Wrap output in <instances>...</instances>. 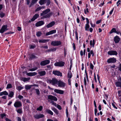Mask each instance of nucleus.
Returning <instances> with one entry per match:
<instances>
[{
  "mask_svg": "<svg viewBox=\"0 0 121 121\" xmlns=\"http://www.w3.org/2000/svg\"><path fill=\"white\" fill-rule=\"evenodd\" d=\"M58 80L56 78H54L51 80H48L47 81V82L50 84H51L53 85H54L57 84Z\"/></svg>",
  "mask_w": 121,
  "mask_h": 121,
  "instance_id": "f257e3e1",
  "label": "nucleus"
},
{
  "mask_svg": "<svg viewBox=\"0 0 121 121\" xmlns=\"http://www.w3.org/2000/svg\"><path fill=\"white\" fill-rule=\"evenodd\" d=\"M57 107L58 109L60 110H61L62 109V108L61 106L59 104H57Z\"/></svg>",
  "mask_w": 121,
  "mask_h": 121,
  "instance_id": "603ef678",
  "label": "nucleus"
},
{
  "mask_svg": "<svg viewBox=\"0 0 121 121\" xmlns=\"http://www.w3.org/2000/svg\"><path fill=\"white\" fill-rule=\"evenodd\" d=\"M37 73L35 72H30L27 73L26 74L28 76H32L37 75Z\"/></svg>",
  "mask_w": 121,
  "mask_h": 121,
  "instance_id": "a211bd4d",
  "label": "nucleus"
},
{
  "mask_svg": "<svg viewBox=\"0 0 121 121\" xmlns=\"http://www.w3.org/2000/svg\"><path fill=\"white\" fill-rule=\"evenodd\" d=\"M43 108V106H40L37 109V110L39 111H41Z\"/></svg>",
  "mask_w": 121,
  "mask_h": 121,
  "instance_id": "a19ab883",
  "label": "nucleus"
},
{
  "mask_svg": "<svg viewBox=\"0 0 121 121\" xmlns=\"http://www.w3.org/2000/svg\"><path fill=\"white\" fill-rule=\"evenodd\" d=\"M86 22H87V23L86 24H89V20L87 18H86Z\"/></svg>",
  "mask_w": 121,
  "mask_h": 121,
  "instance_id": "e2e57ef3",
  "label": "nucleus"
},
{
  "mask_svg": "<svg viewBox=\"0 0 121 121\" xmlns=\"http://www.w3.org/2000/svg\"><path fill=\"white\" fill-rule=\"evenodd\" d=\"M50 4V0H48L47 2V5L48 6Z\"/></svg>",
  "mask_w": 121,
  "mask_h": 121,
  "instance_id": "bf43d9fd",
  "label": "nucleus"
},
{
  "mask_svg": "<svg viewBox=\"0 0 121 121\" xmlns=\"http://www.w3.org/2000/svg\"><path fill=\"white\" fill-rule=\"evenodd\" d=\"M5 13L1 12L0 14V17L1 18L5 16Z\"/></svg>",
  "mask_w": 121,
  "mask_h": 121,
  "instance_id": "79ce46f5",
  "label": "nucleus"
},
{
  "mask_svg": "<svg viewBox=\"0 0 121 121\" xmlns=\"http://www.w3.org/2000/svg\"><path fill=\"white\" fill-rule=\"evenodd\" d=\"M52 110L57 115H58L59 114L58 111L55 108H52Z\"/></svg>",
  "mask_w": 121,
  "mask_h": 121,
  "instance_id": "2f4dec72",
  "label": "nucleus"
},
{
  "mask_svg": "<svg viewBox=\"0 0 121 121\" xmlns=\"http://www.w3.org/2000/svg\"><path fill=\"white\" fill-rule=\"evenodd\" d=\"M35 91L36 94L38 95H39L40 94V92L39 90L38 89H35Z\"/></svg>",
  "mask_w": 121,
  "mask_h": 121,
  "instance_id": "c9c22d12",
  "label": "nucleus"
},
{
  "mask_svg": "<svg viewBox=\"0 0 121 121\" xmlns=\"http://www.w3.org/2000/svg\"><path fill=\"white\" fill-rule=\"evenodd\" d=\"M37 57L35 56L34 54H32L30 56L29 59L30 60H32V59L36 58Z\"/></svg>",
  "mask_w": 121,
  "mask_h": 121,
  "instance_id": "bb28decb",
  "label": "nucleus"
},
{
  "mask_svg": "<svg viewBox=\"0 0 121 121\" xmlns=\"http://www.w3.org/2000/svg\"><path fill=\"white\" fill-rule=\"evenodd\" d=\"M89 24H86L85 27V30H87V29L89 28Z\"/></svg>",
  "mask_w": 121,
  "mask_h": 121,
  "instance_id": "de8ad7c7",
  "label": "nucleus"
},
{
  "mask_svg": "<svg viewBox=\"0 0 121 121\" xmlns=\"http://www.w3.org/2000/svg\"><path fill=\"white\" fill-rule=\"evenodd\" d=\"M68 81L69 84V85H71V80L69 79H68Z\"/></svg>",
  "mask_w": 121,
  "mask_h": 121,
  "instance_id": "680f3d73",
  "label": "nucleus"
},
{
  "mask_svg": "<svg viewBox=\"0 0 121 121\" xmlns=\"http://www.w3.org/2000/svg\"><path fill=\"white\" fill-rule=\"evenodd\" d=\"M44 115L42 114H37L34 116V117L36 119H39L40 118H43L44 117Z\"/></svg>",
  "mask_w": 121,
  "mask_h": 121,
  "instance_id": "ddd939ff",
  "label": "nucleus"
},
{
  "mask_svg": "<svg viewBox=\"0 0 121 121\" xmlns=\"http://www.w3.org/2000/svg\"><path fill=\"white\" fill-rule=\"evenodd\" d=\"M38 0H32L30 3V7H31L32 5H33L35 4L36 3Z\"/></svg>",
  "mask_w": 121,
  "mask_h": 121,
  "instance_id": "393cba45",
  "label": "nucleus"
},
{
  "mask_svg": "<svg viewBox=\"0 0 121 121\" xmlns=\"http://www.w3.org/2000/svg\"><path fill=\"white\" fill-rule=\"evenodd\" d=\"M101 20H98L96 21V24H99L100 23V22H101Z\"/></svg>",
  "mask_w": 121,
  "mask_h": 121,
  "instance_id": "69168bd1",
  "label": "nucleus"
},
{
  "mask_svg": "<svg viewBox=\"0 0 121 121\" xmlns=\"http://www.w3.org/2000/svg\"><path fill=\"white\" fill-rule=\"evenodd\" d=\"M94 66L93 64L91 63L90 64V68L92 70L93 69Z\"/></svg>",
  "mask_w": 121,
  "mask_h": 121,
  "instance_id": "3c124183",
  "label": "nucleus"
},
{
  "mask_svg": "<svg viewBox=\"0 0 121 121\" xmlns=\"http://www.w3.org/2000/svg\"><path fill=\"white\" fill-rule=\"evenodd\" d=\"M53 73L55 75H57L58 76H62V73H60L59 71L57 70L53 71Z\"/></svg>",
  "mask_w": 121,
  "mask_h": 121,
  "instance_id": "9b49d317",
  "label": "nucleus"
},
{
  "mask_svg": "<svg viewBox=\"0 0 121 121\" xmlns=\"http://www.w3.org/2000/svg\"><path fill=\"white\" fill-rule=\"evenodd\" d=\"M17 112L19 114H21L22 112V109H19L17 110Z\"/></svg>",
  "mask_w": 121,
  "mask_h": 121,
  "instance_id": "37998d69",
  "label": "nucleus"
},
{
  "mask_svg": "<svg viewBox=\"0 0 121 121\" xmlns=\"http://www.w3.org/2000/svg\"><path fill=\"white\" fill-rule=\"evenodd\" d=\"M61 43V42L60 41H55L52 42L51 44L53 46H58L60 45Z\"/></svg>",
  "mask_w": 121,
  "mask_h": 121,
  "instance_id": "423d86ee",
  "label": "nucleus"
},
{
  "mask_svg": "<svg viewBox=\"0 0 121 121\" xmlns=\"http://www.w3.org/2000/svg\"><path fill=\"white\" fill-rule=\"evenodd\" d=\"M8 95V93L6 91H4L3 92H1L0 93V96H1L3 95Z\"/></svg>",
  "mask_w": 121,
  "mask_h": 121,
  "instance_id": "c85d7f7f",
  "label": "nucleus"
},
{
  "mask_svg": "<svg viewBox=\"0 0 121 121\" xmlns=\"http://www.w3.org/2000/svg\"><path fill=\"white\" fill-rule=\"evenodd\" d=\"M108 53L110 55H117L118 54V53L116 51L114 50H111L109 51L108 52Z\"/></svg>",
  "mask_w": 121,
  "mask_h": 121,
  "instance_id": "6e6552de",
  "label": "nucleus"
},
{
  "mask_svg": "<svg viewBox=\"0 0 121 121\" xmlns=\"http://www.w3.org/2000/svg\"><path fill=\"white\" fill-rule=\"evenodd\" d=\"M120 40V39L119 37L117 36L115 37L114 39V40L115 43H118Z\"/></svg>",
  "mask_w": 121,
  "mask_h": 121,
  "instance_id": "aec40b11",
  "label": "nucleus"
},
{
  "mask_svg": "<svg viewBox=\"0 0 121 121\" xmlns=\"http://www.w3.org/2000/svg\"><path fill=\"white\" fill-rule=\"evenodd\" d=\"M23 96L21 95H19L18 96V98L19 99H21L23 98Z\"/></svg>",
  "mask_w": 121,
  "mask_h": 121,
  "instance_id": "5fc2aeb1",
  "label": "nucleus"
},
{
  "mask_svg": "<svg viewBox=\"0 0 121 121\" xmlns=\"http://www.w3.org/2000/svg\"><path fill=\"white\" fill-rule=\"evenodd\" d=\"M39 15L38 14H35L33 16L32 18L31 19V20L32 22H33L36 19L39 17Z\"/></svg>",
  "mask_w": 121,
  "mask_h": 121,
  "instance_id": "6ab92c4d",
  "label": "nucleus"
},
{
  "mask_svg": "<svg viewBox=\"0 0 121 121\" xmlns=\"http://www.w3.org/2000/svg\"><path fill=\"white\" fill-rule=\"evenodd\" d=\"M66 115L67 116H68V115L69 113L67 108L66 109Z\"/></svg>",
  "mask_w": 121,
  "mask_h": 121,
  "instance_id": "6e6d98bb",
  "label": "nucleus"
},
{
  "mask_svg": "<svg viewBox=\"0 0 121 121\" xmlns=\"http://www.w3.org/2000/svg\"><path fill=\"white\" fill-rule=\"evenodd\" d=\"M116 61V60L114 57L108 59L107 60V62L109 63H114Z\"/></svg>",
  "mask_w": 121,
  "mask_h": 121,
  "instance_id": "0eeeda50",
  "label": "nucleus"
},
{
  "mask_svg": "<svg viewBox=\"0 0 121 121\" xmlns=\"http://www.w3.org/2000/svg\"><path fill=\"white\" fill-rule=\"evenodd\" d=\"M116 31V29L115 28H113L109 32V33L110 34H111L113 32L115 33Z\"/></svg>",
  "mask_w": 121,
  "mask_h": 121,
  "instance_id": "e433bc0d",
  "label": "nucleus"
},
{
  "mask_svg": "<svg viewBox=\"0 0 121 121\" xmlns=\"http://www.w3.org/2000/svg\"><path fill=\"white\" fill-rule=\"evenodd\" d=\"M55 22L54 21H52L47 25L46 27L48 28L54 26L55 25Z\"/></svg>",
  "mask_w": 121,
  "mask_h": 121,
  "instance_id": "f3484780",
  "label": "nucleus"
},
{
  "mask_svg": "<svg viewBox=\"0 0 121 121\" xmlns=\"http://www.w3.org/2000/svg\"><path fill=\"white\" fill-rule=\"evenodd\" d=\"M14 106L16 108L22 106V103L20 101H17L14 104Z\"/></svg>",
  "mask_w": 121,
  "mask_h": 121,
  "instance_id": "1a4fd4ad",
  "label": "nucleus"
},
{
  "mask_svg": "<svg viewBox=\"0 0 121 121\" xmlns=\"http://www.w3.org/2000/svg\"><path fill=\"white\" fill-rule=\"evenodd\" d=\"M13 95L14 92L12 91H10V92L8 96L10 97H13Z\"/></svg>",
  "mask_w": 121,
  "mask_h": 121,
  "instance_id": "f704fd0d",
  "label": "nucleus"
},
{
  "mask_svg": "<svg viewBox=\"0 0 121 121\" xmlns=\"http://www.w3.org/2000/svg\"><path fill=\"white\" fill-rule=\"evenodd\" d=\"M58 86L59 87L64 88L65 86L66 83L61 80L58 81Z\"/></svg>",
  "mask_w": 121,
  "mask_h": 121,
  "instance_id": "20e7f679",
  "label": "nucleus"
},
{
  "mask_svg": "<svg viewBox=\"0 0 121 121\" xmlns=\"http://www.w3.org/2000/svg\"><path fill=\"white\" fill-rule=\"evenodd\" d=\"M116 86L118 87H121V82L119 81L115 83Z\"/></svg>",
  "mask_w": 121,
  "mask_h": 121,
  "instance_id": "a878e982",
  "label": "nucleus"
},
{
  "mask_svg": "<svg viewBox=\"0 0 121 121\" xmlns=\"http://www.w3.org/2000/svg\"><path fill=\"white\" fill-rule=\"evenodd\" d=\"M38 73L40 76H43L45 75L46 74V72L45 71H42L38 72Z\"/></svg>",
  "mask_w": 121,
  "mask_h": 121,
  "instance_id": "412c9836",
  "label": "nucleus"
},
{
  "mask_svg": "<svg viewBox=\"0 0 121 121\" xmlns=\"http://www.w3.org/2000/svg\"><path fill=\"white\" fill-rule=\"evenodd\" d=\"M72 76V74L71 71H69L68 72V78L69 79L71 78Z\"/></svg>",
  "mask_w": 121,
  "mask_h": 121,
  "instance_id": "473e14b6",
  "label": "nucleus"
},
{
  "mask_svg": "<svg viewBox=\"0 0 121 121\" xmlns=\"http://www.w3.org/2000/svg\"><path fill=\"white\" fill-rule=\"evenodd\" d=\"M52 13H49L47 14L46 15H45L43 16V17L44 18H47V17L49 18L50 17V16H52Z\"/></svg>",
  "mask_w": 121,
  "mask_h": 121,
  "instance_id": "cd10ccee",
  "label": "nucleus"
},
{
  "mask_svg": "<svg viewBox=\"0 0 121 121\" xmlns=\"http://www.w3.org/2000/svg\"><path fill=\"white\" fill-rule=\"evenodd\" d=\"M0 116L1 117L3 118L6 117V115L5 113H3L1 114Z\"/></svg>",
  "mask_w": 121,
  "mask_h": 121,
  "instance_id": "49530a36",
  "label": "nucleus"
},
{
  "mask_svg": "<svg viewBox=\"0 0 121 121\" xmlns=\"http://www.w3.org/2000/svg\"><path fill=\"white\" fill-rule=\"evenodd\" d=\"M37 69L38 67H34V68H33L29 69V70L30 71H33L37 70Z\"/></svg>",
  "mask_w": 121,
  "mask_h": 121,
  "instance_id": "4c0bfd02",
  "label": "nucleus"
},
{
  "mask_svg": "<svg viewBox=\"0 0 121 121\" xmlns=\"http://www.w3.org/2000/svg\"><path fill=\"white\" fill-rule=\"evenodd\" d=\"M112 105L114 108H115L116 109H117V108L116 106L115 105L114 103H112Z\"/></svg>",
  "mask_w": 121,
  "mask_h": 121,
  "instance_id": "4d7b16f0",
  "label": "nucleus"
},
{
  "mask_svg": "<svg viewBox=\"0 0 121 121\" xmlns=\"http://www.w3.org/2000/svg\"><path fill=\"white\" fill-rule=\"evenodd\" d=\"M35 47L36 46L35 45H31L30 46V48L33 49L35 48Z\"/></svg>",
  "mask_w": 121,
  "mask_h": 121,
  "instance_id": "864d4df0",
  "label": "nucleus"
},
{
  "mask_svg": "<svg viewBox=\"0 0 121 121\" xmlns=\"http://www.w3.org/2000/svg\"><path fill=\"white\" fill-rule=\"evenodd\" d=\"M12 85L10 84H7L6 87L7 89H9L12 87Z\"/></svg>",
  "mask_w": 121,
  "mask_h": 121,
  "instance_id": "ea45409f",
  "label": "nucleus"
},
{
  "mask_svg": "<svg viewBox=\"0 0 121 121\" xmlns=\"http://www.w3.org/2000/svg\"><path fill=\"white\" fill-rule=\"evenodd\" d=\"M110 67L111 68H114L116 67V66L114 65H113L112 66L109 65Z\"/></svg>",
  "mask_w": 121,
  "mask_h": 121,
  "instance_id": "0e129e2a",
  "label": "nucleus"
},
{
  "mask_svg": "<svg viewBox=\"0 0 121 121\" xmlns=\"http://www.w3.org/2000/svg\"><path fill=\"white\" fill-rule=\"evenodd\" d=\"M46 111L47 113L50 114L52 115H53V112L51 111L49 109H47L46 110Z\"/></svg>",
  "mask_w": 121,
  "mask_h": 121,
  "instance_id": "72a5a7b5",
  "label": "nucleus"
},
{
  "mask_svg": "<svg viewBox=\"0 0 121 121\" xmlns=\"http://www.w3.org/2000/svg\"><path fill=\"white\" fill-rule=\"evenodd\" d=\"M24 87H23L21 86H18L17 87V90L19 91H20Z\"/></svg>",
  "mask_w": 121,
  "mask_h": 121,
  "instance_id": "a18cd8bd",
  "label": "nucleus"
},
{
  "mask_svg": "<svg viewBox=\"0 0 121 121\" xmlns=\"http://www.w3.org/2000/svg\"><path fill=\"white\" fill-rule=\"evenodd\" d=\"M46 0H40L39 3L41 5L44 4L46 3Z\"/></svg>",
  "mask_w": 121,
  "mask_h": 121,
  "instance_id": "4be33fe9",
  "label": "nucleus"
},
{
  "mask_svg": "<svg viewBox=\"0 0 121 121\" xmlns=\"http://www.w3.org/2000/svg\"><path fill=\"white\" fill-rule=\"evenodd\" d=\"M54 91L57 93L61 94H62L64 93V91L59 89H55L54 90Z\"/></svg>",
  "mask_w": 121,
  "mask_h": 121,
  "instance_id": "2eb2a0df",
  "label": "nucleus"
},
{
  "mask_svg": "<svg viewBox=\"0 0 121 121\" xmlns=\"http://www.w3.org/2000/svg\"><path fill=\"white\" fill-rule=\"evenodd\" d=\"M114 9V8H113L112 9V10L110 12H109V14L110 15H111L112 14V13Z\"/></svg>",
  "mask_w": 121,
  "mask_h": 121,
  "instance_id": "338daca9",
  "label": "nucleus"
},
{
  "mask_svg": "<svg viewBox=\"0 0 121 121\" xmlns=\"http://www.w3.org/2000/svg\"><path fill=\"white\" fill-rule=\"evenodd\" d=\"M48 100L49 101V100H53L55 101H56L57 100V99L56 97L52 95H48Z\"/></svg>",
  "mask_w": 121,
  "mask_h": 121,
  "instance_id": "f03ea898",
  "label": "nucleus"
},
{
  "mask_svg": "<svg viewBox=\"0 0 121 121\" xmlns=\"http://www.w3.org/2000/svg\"><path fill=\"white\" fill-rule=\"evenodd\" d=\"M32 87V85H26L25 86V88L26 90H28L30 89Z\"/></svg>",
  "mask_w": 121,
  "mask_h": 121,
  "instance_id": "b1692460",
  "label": "nucleus"
},
{
  "mask_svg": "<svg viewBox=\"0 0 121 121\" xmlns=\"http://www.w3.org/2000/svg\"><path fill=\"white\" fill-rule=\"evenodd\" d=\"M97 112V110L96 108H95V115L96 116V113Z\"/></svg>",
  "mask_w": 121,
  "mask_h": 121,
  "instance_id": "052dcab7",
  "label": "nucleus"
},
{
  "mask_svg": "<svg viewBox=\"0 0 121 121\" xmlns=\"http://www.w3.org/2000/svg\"><path fill=\"white\" fill-rule=\"evenodd\" d=\"M44 24L43 21H40L37 22L36 23L35 25L37 27H38L41 26Z\"/></svg>",
  "mask_w": 121,
  "mask_h": 121,
  "instance_id": "4468645a",
  "label": "nucleus"
},
{
  "mask_svg": "<svg viewBox=\"0 0 121 121\" xmlns=\"http://www.w3.org/2000/svg\"><path fill=\"white\" fill-rule=\"evenodd\" d=\"M41 9V7H39L37 8L35 10V12H37L40 11Z\"/></svg>",
  "mask_w": 121,
  "mask_h": 121,
  "instance_id": "09e8293b",
  "label": "nucleus"
},
{
  "mask_svg": "<svg viewBox=\"0 0 121 121\" xmlns=\"http://www.w3.org/2000/svg\"><path fill=\"white\" fill-rule=\"evenodd\" d=\"M118 69L119 71H121V63L120 64Z\"/></svg>",
  "mask_w": 121,
  "mask_h": 121,
  "instance_id": "13d9d810",
  "label": "nucleus"
},
{
  "mask_svg": "<svg viewBox=\"0 0 121 121\" xmlns=\"http://www.w3.org/2000/svg\"><path fill=\"white\" fill-rule=\"evenodd\" d=\"M50 62L49 60H45L41 61L40 63V64L41 65L44 66L47 65Z\"/></svg>",
  "mask_w": 121,
  "mask_h": 121,
  "instance_id": "9d476101",
  "label": "nucleus"
},
{
  "mask_svg": "<svg viewBox=\"0 0 121 121\" xmlns=\"http://www.w3.org/2000/svg\"><path fill=\"white\" fill-rule=\"evenodd\" d=\"M7 25H3L0 30V33H3L5 31H6L8 29H7Z\"/></svg>",
  "mask_w": 121,
  "mask_h": 121,
  "instance_id": "39448f33",
  "label": "nucleus"
},
{
  "mask_svg": "<svg viewBox=\"0 0 121 121\" xmlns=\"http://www.w3.org/2000/svg\"><path fill=\"white\" fill-rule=\"evenodd\" d=\"M18 121H21V118L19 117H17Z\"/></svg>",
  "mask_w": 121,
  "mask_h": 121,
  "instance_id": "774afa93",
  "label": "nucleus"
},
{
  "mask_svg": "<svg viewBox=\"0 0 121 121\" xmlns=\"http://www.w3.org/2000/svg\"><path fill=\"white\" fill-rule=\"evenodd\" d=\"M30 79V78H22V80L23 81V82H25L26 81H27L29 80Z\"/></svg>",
  "mask_w": 121,
  "mask_h": 121,
  "instance_id": "c756f323",
  "label": "nucleus"
},
{
  "mask_svg": "<svg viewBox=\"0 0 121 121\" xmlns=\"http://www.w3.org/2000/svg\"><path fill=\"white\" fill-rule=\"evenodd\" d=\"M49 40V39H41L39 41V43H45L47 42H48Z\"/></svg>",
  "mask_w": 121,
  "mask_h": 121,
  "instance_id": "7c9ffc66",
  "label": "nucleus"
},
{
  "mask_svg": "<svg viewBox=\"0 0 121 121\" xmlns=\"http://www.w3.org/2000/svg\"><path fill=\"white\" fill-rule=\"evenodd\" d=\"M75 38L77 40H78V33L77 31L75 32Z\"/></svg>",
  "mask_w": 121,
  "mask_h": 121,
  "instance_id": "8fccbe9b",
  "label": "nucleus"
},
{
  "mask_svg": "<svg viewBox=\"0 0 121 121\" xmlns=\"http://www.w3.org/2000/svg\"><path fill=\"white\" fill-rule=\"evenodd\" d=\"M56 30H51L49 32H47L46 34V36H48L56 33Z\"/></svg>",
  "mask_w": 121,
  "mask_h": 121,
  "instance_id": "dca6fc26",
  "label": "nucleus"
},
{
  "mask_svg": "<svg viewBox=\"0 0 121 121\" xmlns=\"http://www.w3.org/2000/svg\"><path fill=\"white\" fill-rule=\"evenodd\" d=\"M84 84L85 85V86L86 88V86L87 85V83H86V77H85L84 78Z\"/></svg>",
  "mask_w": 121,
  "mask_h": 121,
  "instance_id": "58836bf2",
  "label": "nucleus"
},
{
  "mask_svg": "<svg viewBox=\"0 0 121 121\" xmlns=\"http://www.w3.org/2000/svg\"><path fill=\"white\" fill-rule=\"evenodd\" d=\"M50 11V9H47L43 11V12L41 13L40 15L41 16H43L44 15L47 14Z\"/></svg>",
  "mask_w": 121,
  "mask_h": 121,
  "instance_id": "f8f14e48",
  "label": "nucleus"
},
{
  "mask_svg": "<svg viewBox=\"0 0 121 121\" xmlns=\"http://www.w3.org/2000/svg\"><path fill=\"white\" fill-rule=\"evenodd\" d=\"M41 33L39 31L37 33L36 35L37 37H39L41 36Z\"/></svg>",
  "mask_w": 121,
  "mask_h": 121,
  "instance_id": "c03bdc74",
  "label": "nucleus"
},
{
  "mask_svg": "<svg viewBox=\"0 0 121 121\" xmlns=\"http://www.w3.org/2000/svg\"><path fill=\"white\" fill-rule=\"evenodd\" d=\"M95 44V42L94 39H93L92 41V40L90 41V45L91 46H92L93 47H94Z\"/></svg>",
  "mask_w": 121,
  "mask_h": 121,
  "instance_id": "5701e85b",
  "label": "nucleus"
},
{
  "mask_svg": "<svg viewBox=\"0 0 121 121\" xmlns=\"http://www.w3.org/2000/svg\"><path fill=\"white\" fill-rule=\"evenodd\" d=\"M65 64L64 62L61 61L55 63L54 64V65L56 66L63 67L64 66Z\"/></svg>",
  "mask_w": 121,
  "mask_h": 121,
  "instance_id": "7ed1b4c3",
  "label": "nucleus"
}]
</instances>
